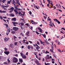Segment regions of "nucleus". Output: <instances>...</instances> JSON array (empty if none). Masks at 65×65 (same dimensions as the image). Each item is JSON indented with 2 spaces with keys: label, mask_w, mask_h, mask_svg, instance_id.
Here are the masks:
<instances>
[{
  "label": "nucleus",
  "mask_w": 65,
  "mask_h": 65,
  "mask_svg": "<svg viewBox=\"0 0 65 65\" xmlns=\"http://www.w3.org/2000/svg\"><path fill=\"white\" fill-rule=\"evenodd\" d=\"M20 54L21 56V57H22V58L23 59H26V58H27V56L23 53L21 52Z\"/></svg>",
  "instance_id": "nucleus-1"
},
{
  "label": "nucleus",
  "mask_w": 65,
  "mask_h": 65,
  "mask_svg": "<svg viewBox=\"0 0 65 65\" xmlns=\"http://www.w3.org/2000/svg\"><path fill=\"white\" fill-rule=\"evenodd\" d=\"M35 45L36 46V48L37 51L38 52H40V50H39V48H40V47L36 43L35 44Z\"/></svg>",
  "instance_id": "nucleus-2"
},
{
  "label": "nucleus",
  "mask_w": 65,
  "mask_h": 65,
  "mask_svg": "<svg viewBox=\"0 0 65 65\" xmlns=\"http://www.w3.org/2000/svg\"><path fill=\"white\" fill-rule=\"evenodd\" d=\"M18 60L16 57H14L13 59V63H17L18 62Z\"/></svg>",
  "instance_id": "nucleus-3"
},
{
  "label": "nucleus",
  "mask_w": 65,
  "mask_h": 65,
  "mask_svg": "<svg viewBox=\"0 0 65 65\" xmlns=\"http://www.w3.org/2000/svg\"><path fill=\"white\" fill-rule=\"evenodd\" d=\"M16 2H15V4H18V5H16V6L18 7L19 5H21V4H20V2H19V0H15Z\"/></svg>",
  "instance_id": "nucleus-4"
},
{
  "label": "nucleus",
  "mask_w": 65,
  "mask_h": 65,
  "mask_svg": "<svg viewBox=\"0 0 65 65\" xmlns=\"http://www.w3.org/2000/svg\"><path fill=\"white\" fill-rule=\"evenodd\" d=\"M13 29L14 31H17V30H19V28L18 27H14L13 28Z\"/></svg>",
  "instance_id": "nucleus-5"
},
{
  "label": "nucleus",
  "mask_w": 65,
  "mask_h": 65,
  "mask_svg": "<svg viewBox=\"0 0 65 65\" xmlns=\"http://www.w3.org/2000/svg\"><path fill=\"white\" fill-rule=\"evenodd\" d=\"M35 62L38 65H41V64L38 62V60L37 59L35 60Z\"/></svg>",
  "instance_id": "nucleus-6"
},
{
  "label": "nucleus",
  "mask_w": 65,
  "mask_h": 65,
  "mask_svg": "<svg viewBox=\"0 0 65 65\" xmlns=\"http://www.w3.org/2000/svg\"><path fill=\"white\" fill-rule=\"evenodd\" d=\"M10 9L11 10L9 11V12L10 13H12V12H13V11L14 10V8L13 7H11V8Z\"/></svg>",
  "instance_id": "nucleus-7"
},
{
  "label": "nucleus",
  "mask_w": 65,
  "mask_h": 65,
  "mask_svg": "<svg viewBox=\"0 0 65 65\" xmlns=\"http://www.w3.org/2000/svg\"><path fill=\"white\" fill-rule=\"evenodd\" d=\"M37 29L38 30H39V31L40 32V33H42V29L40 27H38V28Z\"/></svg>",
  "instance_id": "nucleus-8"
},
{
  "label": "nucleus",
  "mask_w": 65,
  "mask_h": 65,
  "mask_svg": "<svg viewBox=\"0 0 65 65\" xmlns=\"http://www.w3.org/2000/svg\"><path fill=\"white\" fill-rule=\"evenodd\" d=\"M12 23L13 24V26H16V24H18V23L15 22H12Z\"/></svg>",
  "instance_id": "nucleus-9"
},
{
  "label": "nucleus",
  "mask_w": 65,
  "mask_h": 65,
  "mask_svg": "<svg viewBox=\"0 0 65 65\" xmlns=\"http://www.w3.org/2000/svg\"><path fill=\"white\" fill-rule=\"evenodd\" d=\"M8 40H9V38L7 37H5L4 39V41L6 42V41H7Z\"/></svg>",
  "instance_id": "nucleus-10"
},
{
  "label": "nucleus",
  "mask_w": 65,
  "mask_h": 65,
  "mask_svg": "<svg viewBox=\"0 0 65 65\" xmlns=\"http://www.w3.org/2000/svg\"><path fill=\"white\" fill-rule=\"evenodd\" d=\"M11 21H12L13 22H15L17 21V18H14L11 19Z\"/></svg>",
  "instance_id": "nucleus-11"
},
{
  "label": "nucleus",
  "mask_w": 65,
  "mask_h": 65,
  "mask_svg": "<svg viewBox=\"0 0 65 65\" xmlns=\"http://www.w3.org/2000/svg\"><path fill=\"white\" fill-rule=\"evenodd\" d=\"M17 10L15 9L14 10V12L16 14H18L19 13V12H18V11H17Z\"/></svg>",
  "instance_id": "nucleus-12"
},
{
  "label": "nucleus",
  "mask_w": 65,
  "mask_h": 65,
  "mask_svg": "<svg viewBox=\"0 0 65 65\" xmlns=\"http://www.w3.org/2000/svg\"><path fill=\"white\" fill-rule=\"evenodd\" d=\"M29 32H30L28 31L26 33V35L27 36H28V37L30 36V35H29Z\"/></svg>",
  "instance_id": "nucleus-13"
},
{
  "label": "nucleus",
  "mask_w": 65,
  "mask_h": 65,
  "mask_svg": "<svg viewBox=\"0 0 65 65\" xmlns=\"http://www.w3.org/2000/svg\"><path fill=\"white\" fill-rule=\"evenodd\" d=\"M4 53L7 55H8L9 53V52L8 51H6L4 52Z\"/></svg>",
  "instance_id": "nucleus-14"
},
{
  "label": "nucleus",
  "mask_w": 65,
  "mask_h": 65,
  "mask_svg": "<svg viewBox=\"0 0 65 65\" xmlns=\"http://www.w3.org/2000/svg\"><path fill=\"white\" fill-rule=\"evenodd\" d=\"M10 16V17H13L14 16V14L13 13H11V14H9Z\"/></svg>",
  "instance_id": "nucleus-15"
},
{
  "label": "nucleus",
  "mask_w": 65,
  "mask_h": 65,
  "mask_svg": "<svg viewBox=\"0 0 65 65\" xmlns=\"http://www.w3.org/2000/svg\"><path fill=\"white\" fill-rule=\"evenodd\" d=\"M19 62H20V63H22L23 62L22 58H19Z\"/></svg>",
  "instance_id": "nucleus-16"
},
{
  "label": "nucleus",
  "mask_w": 65,
  "mask_h": 65,
  "mask_svg": "<svg viewBox=\"0 0 65 65\" xmlns=\"http://www.w3.org/2000/svg\"><path fill=\"white\" fill-rule=\"evenodd\" d=\"M14 7H15V9H16V10H21V9H20V8H16V7H15V6H14Z\"/></svg>",
  "instance_id": "nucleus-17"
},
{
  "label": "nucleus",
  "mask_w": 65,
  "mask_h": 65,
  "mask_svg": "<svg viewBox=\"0 0 65 65\" xmlns=\"http://www.w3.org/2000/svg\"><path fill=\"white\" fill-rule=\"evenodd\" d=\"M12 3L14 4V6H15V1L14 0H13V2Z\"/></svg>",
  "instance_id": "nucleus-18"
},
{
  "label": "nucleus",
  "mask_w": 65,
  "mask_h": 65,
  "mask_svg": "<svg viewBox=\"0 0 65 65\" xmlns=\"http://www.w3.org/2000/svg\"><path fill=\"white\" fill-rule=\"evenodd\" d=\"M47 2H48L49 3H50L51 4L52 3V1H50V0H47Z\"/></svg>",
  "instance_id": "nucleus-19"
},
{
  "label": "nucleus",
  "mask_w": 65,
  "mask_h": 65,
  "mask_svg": "<svg viewBox=\"0 0 65 65\" xmlns=\"http://www.w3.org/2000/svg\"><path fill=\"white\" fill-rule=\"evenodd\" d=\"M5 5H6L7 6H4V7H9V5H6V4Z\"/></svg>",
  "instance_id": "nucleus-20"
},
{
  "label": "nucleus",
  "mask_w": 65,
  "mask_h": 65,
  "mask_svg": "<svg viewBox=\"0 0 65 65\" xmlns=\"http://www.w3.org/2000/svg\"><path fill=\"white\" fill-rule=\"evenodd\" d=\"M7 29L9 31V32H10V28H9V27H7Z\"/></svg>",
  "instance_id": "nucleus-21"
},
{
  "label": "nucleus",
  "mask_w": 65,
  "mask_h": 65,
  "mask_svg": "<svg viewBox=\"0 0 65 65\" xmlns=\"http://www.w3.org/2000/svg\"><path fill=\"white\" fill-rule=\"evenodd\" d=\"M41 34L44 37V38H46V36L45 35V34L44 35L43 34Z\"/></svg>",
  "instance_id": "nucleus-22"
},
{
  "label": "nucleus",
  "mask_w": 65,
  "mask_h": 65,
  "mask_svg": "<svg viewBox=\"0 0 65 65\" xmlns=\"http://www.w3.org/2000/svg\"><path fill=\"white\" fill-rule=\"evenodd\" d=\"M45 65H50V64L49 63H46L45 62Z\"/></svg>",
  "instance_id": "nucleus-23"
},
{
  "label": "nucleus",
  "mask_w": 65,
  "mask_h": 65,
  "mask_svg": "<svg viewBox=\"0 0 65 65\" xmlns=\"http://www.w3.org/2000/svg\"><path fill=\"white\" fill-rule=\"evenodd\" d=\"M8 31V30H7V31L6 34L7 35H8V34H9V31Z\"/></svg>",
  "instance_id": "nucleus-24"
},
{
  "label": "nucleus",
  "mask_w": 65,
  "mask_h": 65,
  "mask_svg": "<svg viewBox=\"0 0 65 65\" xmlns=\"http://www.w3.org/2000/svg\"><path fill=\"white\" fill-rule=\"evenodd\" d=\"M11 33H12V34H14V33H15V32L14 31H12L11 32Z\"/></svg>",
  "instance_id": "nucleus-25"
},
{
  "label": "nucleus",
  "mask_w": 65,
  "mask_h": 65,
  "mask_svg": "<svg viewBox=\"0 0 65 65\" xmlns=\"http://www.w3.org/2000/svg\"><path fill=\"white\" fill-rule=\"evenodd\" d=\"M27 48L28 49V50H30V46L29 45H28L27 46Z\"/></svg>",
  "instance_id": "nucleus-26"
},
{
  "label": "nucleus",
  "mask_w": 65,
  "mask_h": 65,
  "mask_svg": "<svg viewBox=\"0 0 65 65\" xmlns=\"http://www.w3.org/2000/svg\"><path fill=\"white\" fill-rule=\"evenodd\" d=\"M50 4L51 5L50 6H51V7L52 8L53 7V4Z\"/></svg>",
  "instance_id": "nucleus-27"
},
{
  "label": "nucleus",
  "mask_w": 65,
  "mask_h": 65,
  "mask_svg": "<svg viewBox=\"0 0 65 65\" xmlns=\"http://www.w3.org/2000/svg\"><path fill=\"white\" fill-rule=\"evenodd\" d=\"M56 22H57V23H58L59 24H60V21H58V20H57Z\"/></svg>",
  "instance_id": "nucleus-28"
},
{
  "label": "nucleus",
  "mask_w": 65,
  "mask_h": 65,
  "mask_svg": "<svg viewBox=\"0 0 65 65\" xmlns=\"http://www.w3.org/2000/svg\"><path fill=\"white\" fill-rule=\"evenodd\" d=\"M19 13L18 14L19 15H21V14H22V12H19Z\"/></svg>",
  "instance_id": "nucleus-29"
},
{
  "label": "nucleus",
  "mask_w": 65,
  "mask_h": 65,
  "mask_svg": "<svg viewBox=\"0 0 65 65\" xmlns=\"http://www.w3.org/2000/svg\"><path fill=\"white\" fill-rule=\"evenodd\" d=\"M45 42H46V43L47 44H49V43H48V42L46 40L45 41Z\"/></svg>",
  "instance_id": "nucleus-30"
},
{
  "label": "nucleus",
  "mask_w": 65,
  "mask_h": 65,
  "mask_svg": "<svg viewBox=\"0 0 65 65\" xmlns=\"http://www.w3.org/2000/svg\"><path fill=\"white\" fill-rule=\"evenodd\" d=\"M54 21H56V22H57V21H58V20H57V19H54Z\"/></svg>",
  "instance_id": "nucleus-31"
},
{
  "label": "nucleus",
  "mask_w": 65,
  "mask_h": 65,
  "mask_svg": "<svg viewBox=\"0 0 65 65\" xmlns=\"http://www.w3.org/2000/svg\"><path fill=\"white\" fill-rule=\"evenodd\" d=\"M37 23H36V22H34V23H33V22H32V24H37Z\"/></svg>",
  "instance_id": "nucleus-32"
},
{
  "label": "nucleus",
  "mask_w": 65,
  "mask_h": 65,
  "mask_svg": "<svg viewBox=\"0 0 65 65\" xmlns=\"http://www.w3.org/2000/svg\"><path fill=\"white\" fill-rule=\"evenodd\" d=\"M14 45H17V42H15L14 43Z\"/></svg>",
  "instance_id": "nucleus-33"
},
{
  "label": "nucleus",
  "mask_w": 65,
  "mask_h": 65,
  "mask_svg": "<svg viewBox=\"0 0 65 65\" xmlns=\"http://www.w3.org/2000/svg\"><path fill=\"white\" fill-rule=\"evenodd\" d=\"M41 48L42 50V49H43L44 48L43 47V46H41Z\"/></svg>",
  "instance_id": "nucleus-34"
},
{
  "label": "nucleus",
  "mask_w": 65,
  "mask_h": 65,
  "mask_svg": "<svg viewBox=\"0 0 65 65\" xmlns=\"http://www.w3.org/2000/svg\"><path fill=\"white\" fill-rule=\"evenodd\" d=\"M21 26H23L24 25V23H21Z\"/></svg>",
  "instance_id": "nucleus-35"
},
{
  "label": "nucleus",
  "mask_w": 65,
  "mask_h": 65,
  "mask_svg": "<svg viewBox=\"0 0 65 65\" xmlns=\"http://www.w3.org/2000/svg\"><path fill=\"white\" fill-rule=\"evenodd\" d=\"M48 53H50V52H47V51H46V52L45 53V54H48Z\"/></svg>",
  "instance_id": "nucleus-36"
},
{
  "label": "nucleus",
  "mask_w": 65,
  "mask_h": 65,
  "mask_svg": "<svg viewBox=\"0 0 65 65\" xmlns=\"http://www.w3.org/2000/svg\"><path fill=\"white\" fill-rule=\"evenodd\" d=\"M14 56H15V57H18V55L17 54H16L15 55H14Z\"/></svg>",
  "instance_id": "nucleus-37"
},
{
  "label": "nucleus",
  "mask_w": 65,
  "mask_h": 65,
  "mask_svg": "<svg viewBox=\"0 0 65 65\" xmlns=\"http://www.w3.org/2000/svg\"><path fill=\"white\" fill-rule=\"evenodd\" d=\"M10 46L11 48H12V44H10Z\"/></svg>",
  "instance_id": "nucleus-38"
},
{
  "label": "nucleus",
  "mask_w": 65,
  "mask_h": 65,
  "mask_svg": "<svg viewBox=\"0 0 65 65\" xmlns=\"http://www.w3.org/2000/svg\"><path fill=\"white\" fill-rule=\"evenodd\" d=\"M48 20H49V21H51V19H50V18H49V17H48Z\"/></svg>",
  "instance_id": "nucleus-39"
},
{
  "label": "nucleus",
  "mask_w": 65,
  "mask_h": 65,
  "mask_svg": "<svg viewBox=\"0 0 65 65\" xmlns=\"http://www.w3.org/2000/svg\"><path fill=\"white\" fill-rule=\"evenodd\" d=\"M30 48H31V49H33V47L32 46H30Z\"/></svg>",
  "instance_id": "nucleus-40"
},
{
  "label": "nucleus",
  "mask_w": 65,
  "mask_h": 65,
  "mask_svg": "<svg viewBox=\"0 0 65 65\" xmlns=\"http://www.w3.org/2000/svg\"><path fill=\"white\" fill-rule=\"evenodd\" d=\"M48 25L49 26H50V27H53V25L51 24H49Z\"/></svg>",
  "instance_id": "nucleus-41"
},
{
  "label": "nucleus",
  "mask_w": 65,
  "mask_h": 65,
  "mask_svg": "<svg viewBox=\"0 0 65 65\" xmlns=\"http://www.w3.org/2000/svg\"><path fill=\"white\" fill-rule=\"evenodd\" d=\"M36 34H38H38H39V33H38V32L36 31Z\"/></svg>",
  "instance_id": "nucleus-42"
},
{
  "label": "nucleus",
  "mask_w": 65,
  "mask_h": 65,
  "mask_svg": "<svg viewBox=\"0 0 65 65\" xmlns=\"http://www.w3.org/2000/svg\"><path fill=\"white\" fill-rule=\"evenodd\" d=\"M35 7H36V8L37 9H39V8H38V7L37 6L35 5Z\"/></svg>",
  "instance_id": "nucleus-43"
},
{
  "label": "nucleus",
  "mask_w": 65,
  "mask_h": 65,
  "mask_svg": "<svg viewBox=\"0 0 65 65\" xmlns=\"http://www.w3.org/2000/svg\"><path fill=\"white\" fill-rule=\"evenodd\" d=\"M56 43H58L59 42H60L59 41H56Z\"/></svg>",
  "instance_id": "nucleus-44"
},
{
  "label": "nucleus",
  "mask_w": 65,
  "mask_h": 65,
  "mask_svg": "<svg viewBox=\"0 0 65 65\" xmlns=\"http://www.w3.org/2000/svg\"><path fill=\"white\" fill-rule=\"evenodd\" d=\"M50 3H49V4H48L47 5V6H48V7H49V6H50Z\"/></svg>",
  "instance_id": "nucleus-45"
},
{
  "label": "nucleus",
  "mask_w": 65,
  "mask_h": 65,
  "mask_svg": "<svg viewBox=\"0 0 65 65\" xmlns=\"http://www.w3.org/2000/svg\"><path fill=\"white\" fill-rule=\"evenodd\" d=\"M42 52L43 53H45V51L44 50H43Z\"/></svg>",
  "instance_id": "nucleus-46"
},
{
  "label": "nucleus",
  "mask_w": 65,
  "mask_h": 65,
  "mask_svg": "<svg viewBox=\"0 0 65 65\" xmlns=\"http://www.w3.org/2000/svg\"><path fill=\"white\" fill-rule=\"evenodd\" d=\"M29 14L30 15H31V14H32V12L31 11H29Z\"/></svg>",
  "instance_id": "nucleus-47"
},
{
  "label": "nucleus",
  "mask_w": 65,
  "mask_h": 65,
  "mask_svg": "<svg viewBox=\"0 0 65 65\" xmlns=\"http://www.w3.org/2000/svg\"><path fill=\"white\" fill-rule=\"evenodd\" d=\"M37 44H38V45H39V44H40V43L38 41H37Z\"/></svg>",
  "instance_id": "nucleus-48"
},
{
  "label": "nucleus",
  "mask_w": 65,
  "mask_h": 65,
  "mask_svg": "<svg viewBox=\"0 0 65 65\" xmlns=\"http://www.w3.org/2000/svg\"><path fill=\"white\" fill-rule=\"evenodd\" d=\"M4 49L5 51H7V48L5 47L4 48Z\"/></svg>",
  "instance_id": "nucleus-49"
},
{
  "label": "nucleus",
  "mask_w": 65,
  "mask_h": 65,
  "mask_svg": "<svg viewBox=\"0 0 65 65\" xmlns=\"http://www.w3.org/2000/svg\"><path fill=\"white\" fill-rule=\"evenodd\" d=\"M51 48H52V50H54V47L53 46H51Z\"/></svg>",
  "instance_id": "nucleus-50"
},
{
  "label": "nucleus",
  "mask_w": 65,
  "mask_h": 65,
  "mask_svg": "<svg viewBox=\"0 0 65 65\" xmlns=\"http://www.w3.org/2000/svg\"><path fill=\"white\" fill-rule=\"evenodd\" d=\"M25 25L27 26L28 27H29V24H28V23L26 24Z\"/></svg>",
  "instance_id": "nucleus-51"
},
{
  "label": "nucleus",
  "mask_w": 65,
  "mask_h": 65,
  "mask_svg": "<svg viewBox=\"0 0 65 65\" xmlns=\"http://www.w3.org/2000/svg\"><path fill=\"white\" fill-rule=\"evenodd\" d=\"M28 41L29 42H30V43H31V44H32V42L31 41Z\"/></svg>",
  "instance_id": "nucleus-52"
},
{
  "label": "nucleus",
  "mask_w": 65,
  "mask_h": 65,
  "mask_svg": "<svg viewBox=\"0 0 65 65\" xmlns=\"http://www.w3.org/2000/svg\"><path fill=\"white\" fill-rule=\"evenodd\" d=\"M30 29L31 30H32L33 29V27L32 26H31V28H30Z\"/></svg>",
  "instance_id": "nucleus-53"
},
{
  "label": "nucleus",
  "mask_w": 65,
  "mask_h": 65,
  "mask_svg": "<svg viewBox=\"0 0 65 65\" xmlns=\"http://www.w3.org/2000/svg\"><path fill=\"white\" fill-rule=\"evenodd\" d=\"M0 19H1V20H3V18L2 16L0 17Z\"/></svg>",
  "instance_id": "nucleus-54"
},
{
  "label": "nucleus",
  "mask_w": 65,
  "mask_h": 65,
  "mask_svg": "<svg viewBox=\"0 0 65 65\" xmlns=\"http://www.w3.org/2000/svg\"><path fill=\"white\" fill-rule=\"evenodd\" d=\"M25 40H23V43H25Z\"/></svg>",
  "instance_id": "nucleus-55"
},
{
  "label": "nucleus",
  "mask_w": 65,
  "mask_h": 65,
  "mask_svg": "<svg viewBox=\"0 0 65 65\" xmlns=\"http://www.w3.org/2000/svg\"><path fill=\"white\" fill-rule=\"evenodd\" d=\"M7 3V4H10V1H8V2Z\"/></svg>",
  "instance_id": "nucleus-56"
},
{
  "label": "nucleus",
  "mask_w": 65,
  "mask_h": 65,
  "mask_svg": "<svg viewBox=\"0 0 65 65\" xmlns=\"http://www.w3.org/2000/svg\"><path fill=\"white\" fill-rule=\"evenodd\" d=\"M26 44H29V42L28 41H27V42H26L25 43Z\"/></svg>",
  "instance_id": "nucleus-57"
},
{
  "label": "nucleus",
  "mask_w": 65,
  "mask_h": 65,
  "mask_svg": "<svg viewBox=\"0 0 65 65\" xmlns=\"http://www.w3.org/2000/svg\"><path fill=\"white\" fill-rule=\"evenodd\" d=\"M43 17L44 19H45V20H46V17L44 15L43 16Z\"/></svg>",
  "instance_id": "nucleus-58"
},
{
  "label": "nucleus",
  "mask_w": 65,
  "mask_h": 65,
  "mask_svg": "<svg viewBox=\"0 0 65 65\" xmlns=\"http://www.w3.org/2000/svg\"><path fill=\"white\" fill-rule=\"evenodd\" d=\"M17 37H16L15 36L14 37V39H17Z\"/></svg>",
  "instance_id": "nucleus-59"
},
{
  "label": "nucleus",
  "mask_w": 65,
  "mask_h": 65,
  "mask_svg": "<svg viewBox=\"0 0 65 65\" xmlns=\"http://www.w3.org/2000/svg\"><path fill=\"white\" fill-rule=\"evenodd\" d=\"M61 29H62V30H65V28H64L62 27Z\"/></svg>",
  "instance_id": "nucleus-60"
},
{
  "label": "nucleus",
  "mask_w": 65,
  "mask_h": 65,
  "mask_svg": "<svg viewBox=\"0 0 65 65\" xmlns=\"http://www.w3.org/2000/svg\"><path fill=\"white\" fill-rule=\"evenodd\" d=\"M1 7H3V8H4V6L3 5H2Z\"/></svg>",
  "instance_id": "nucleus-61"
},
{
  "label": "nucleus",
  "mask_w": 65,
  "mask_h": 65,
  "mask_svg": "<svg viewBox=\"0 0 65 65\" xmlns=\"http://www.w3.org/2000/svg\"><path fill=\"white\" fill-rule=\"evenodd\" d=\"M5 25H6V26L7 27H8V24H5Z\"/></svg>",
  "instance_id": "nucleus-62"
},
{
  "label": "nucleus",
  "mask_w": 65,
  "mask_h": 65,
  "mask_svg": "<svg viewBox=\"0 0 65 65\" xmlns=\"http://www.w3.org/2000/svg\"><path fill=\"white\" fill-rule=\"evenodd\" d=\"M58 62L59 64H60V65H62V64H61V63L59 62V60H58Z\"/></svg>",
  "instance_id": "nucleus-63"
},
{
  "label": "nucleus",
  "mask_w": 65,
  "mask_h": 65,
  "mask_svg": "<svg viewBox=\"0 0 65 65\" xmlns=\"http://www.w3.org/2000/svg\"><path fill=\"white\" fill-rule=\"evenodd\" d=\"M20 35H21V36H24V34H23L22 33H21Z\"/></svg>",
  "instance_id": "nucleus-64"
}]
</instances>
